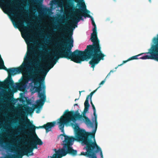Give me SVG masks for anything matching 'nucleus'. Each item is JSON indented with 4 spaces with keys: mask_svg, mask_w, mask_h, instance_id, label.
<instances>
[{
    "mask_svg": "<svg viewBox=\"0 0 158 158\" xmlns=\"http://www.w3.org/2000/svg\"><path fill=\"white\" fill-rule=\"evenodd\" d=\"M10 6L12 7L10 9H7L6 11L13 17H18L19 19L23 20L21 16L18 14L17 12L14 10V9L16 8L12 6V3L7 0H0V7L2 8L3 11L5 14H7V13L5 11V8H7Z\"/></svg>",
    "mask_w": 158,
    "mask_h": 158,
    "instance_id": "6e6552de",
    "label": "nucleus"
},
{
    "mask_svg": "<svg viewBox=\"0 0 158 158\" xmlns=\"http://www.w3.org/2000/svg\"><path fill=\"white\" fill-rule=\"evenodd\" d=\"M35 48L34 45H30L27 46V56L24 59V60H28L30 59L29 56L31 55L35 54Z\"/></svg>",
    "mask_w": 158,
    "mask_h": 158,
    "instance_id": "f8f14e48",
    "label": "nucleus"
},
{
    "mask_svg": "<svg viewBox=\"0 0 158 158\" xmlns=\"http://www.w3.org/2000/svg\"><path fill=\"white\" fill-rule=\"evenodd\" d=\"M74 106H78V104H75L74 105Z\"/></svg>",
    "mask_w": 158,
    "mask_h": 158,
    "instance_id": "473e14b6",
    "label": "nucleus"
},
{
    "mask_svg": "<svg viewBox=\"0 0 158 158\" xmlns=\"http://www.w3.org/2000/svg\"><path fill=\"white\" fill-rule=\"evenodd\" d=\"M18 156L15 155H7L6 157H1L0 158H18Z\"/></svg>",
    "mask_w": 158,
    "mask_h": 158,
    "instance_id": "6ab92c4d",
    "label": "nucleus"
},
{
    "mask_svg": "<svg viewBox=\"0 0 158 158\" xmlns=\"http://www.w3.org/2000/svg\"><path fill=\"white\" fill-rule=\"evenodd\" d=\"M157 37H158V35H157Z\"/></svg>",
    "mask_w": 158,
    "mask_h": 158,
    "instance_id": "a19ab883",
    "label": "nucleus"
},
{
    "mask_svg": "<svg viewBox=\"0 0 158 158\" xmlns=\"http://www.w3.org/2000/svg\"><path fill=\"white\" fill-rule=\"evenodd\" d=\"M148 1L150 3L151 2V0H149Z\"/></svg>",
    "mask_w": 158,
    "mask_h": 158,
    "instance_id": "72a5a7b5",
    "label": "nucleus"
},
{
    "mask_svg": "<svg viewBox=\"0 0 158 158\" xmlns=\"http://www.w3.org/2000/svg\"><path fill=\"white\" fill-rule=\"evenodd\" d=\"M64 116L62 115L59 118L57 122L59 124V127L62 132H64V127L65 125H67L71 121L75 122L77 119H81L82 115H80L77 110L75 112L74 111H69L68 110L65 111Z\"/></svg>",
    "mask_w": 158,
    "mask_h": 158,
    "instance_id": "39448f33",
    "label": "nucleus"
},
{
    "mask_svg": "<svg viewBox=\"0 0 158 158\" xmlns=\"http://www.w3.org/2000/svg\"><path fill=\"white\" fill-rule=\"evenodd\" d=\"M155 45H152L151 48L149 49V52L147 53H149L151 55H145L140 57L139 59L145 60L147 59H153L158 61V37L156 38L154 37L153 39Z\"/></svg>",
    "mask_w": 158,
    "mask_h": 158,
    "instance_id": "0eeeda50",
    "label": "nucleus"
},
{
    "mask_svg": "<svg viewBox=\"0 0 158 158\" xmlns=\"http://www.w3.org/2000/svg\"><path fill=\"white\" fill-rule=\"evenodd\" d=\"M21 139H22V140H24V139H25V138H23H23H21Z\"/></svg>",
    "mask_w": 158,
    "mask_h": 158,
    "instance_id": "c85d7f7f",
    "label": "nucleus"
},
{
    "mask_svg": "<svg viewBox=\"0 0 158 158\" xmlns=\"http://www.w3.org/2000/svg\"><path fill=\"white\" fill-rule=\"evenodd\" d=\"M114 0V1H115V2H116V0Z\"/></svg>",
    "mask_w": 158,
    "mask_h": 158,
    "instance_id": "4c0bfd02",
    "label": "nucleus"
},
{
    "mask_svg": "<svg viewBox=\"0 0 158 158\" xmlns=\"http://www.w3.org/2000/svg\"><path fill=\"white\" fill-rule=\"evenodd\" d=\"M92 107L93 109V110L94 111V121L95 122V125H96V124L97 123V126H98V122L97 121V115L96 114V110L95 108V107L94 106V105H92ZM93 121L94 122V121L93 120Z\"/></svg>",
    "mask_w": 158,
    "mask_h": 158,
    "instance_id": "dca6fc26",
    "label": "nucleus"
},
{
    "mask_svg": "<svg viewBox=\"0 0 158 158\" xmlns=\"http://www.w3.org/2000/svg\"><path fill=\"white\" fill-rule=\"evenodd\" d=\"M85 92V91H84V90L81 91H79V95H80V96L81 95V92Z\"/></svg>",
    "mask_w": 158,
    "mask_h": 158,
    "instance_id": "bb28decb",
    "label": "nucleus"
},
{
    "mask_svg": "<svg viewBox=\"0 0 158 158\" xmlns=\"http://www.w3.org/2000/svg\"><path fill=\"white\" fill-rule=\"evenodd\" d=\"M25 28L26 29H28V27H25Z\"/></svg>",
    "mask_w": 158,
    "mask_h": 158,
    "instance_id": "f704fd0d",
    "label": "nucleus"
},
{
    "mask_svg": "<svg viewBox=\"0 0 158 158\" xmlns=\"http://www.w3.org/2000/svg\"><path fill=\"white\" fill-rule=\"evenodd\" d=\"M143 54V53H142L138 54L137 55L132 56L130 58H129L127 60H125V61H123V63L120 65H118V66H121V65H122L123 64L126 63L127 62L129 61H130V60H133L138 59V57L140 56L142 54Z\"/></svg>",
    "mask_w": 158,
    "mask_h": 158,
    "instance_id": "ddd939ff",
    "label": "nucleus"
},
{
    "mask_svg": "<svg viewBox=\"0 0 158 158\" xmlns=\"http://www.w3.org/2000/svg\"><path fill=\"white\" fill-rule=\"evenodd\" d=\"M71 125L73 127L75 132V140L81 141L83 145H85L86 146L84 148L86 150L89 149L90 147H94L92 146L94 142H93L92 139L94 138L95 140V134L96 132L97 127V123L95 125L94 129L93 130L92 132H88L85 131L83 129H81L77 124L71 123Z\"/></svg>",
    "mask_w": 158,
    "mask_h": 158,
    "instance_id": "7ed1b4c3",
    "label": "nucleus"
},
{
    "mask_svg": "<svg viewBox=\"0 0 158 158\" xmlns=\"http://www.w3.org/2000/svg\"><path fill=\"white\" fill-rule=\"evenodd\" d=\"M79 99V98H77V99H76L75 100V101H77V100H78Z\"/></svg>",
    "mask_w": 158,
    "mask_h": 158,
    "instance_id": "c756f323",
    "label": "nucleus"
},
{
    "mask_svg": "<svg viewBox=\"0 0 158 158\" xmlns=\"http://www.w3.org/2000/svg\"><path fill=\"white\" fill-rule=\"evenodd\" d=\"M94 147H90L85 152H82L80 156H84L89 158H103L101 149L97 145L95 141L92 145Z\"/></svg>",
    "mask_w": 158,
    "mask_h": 158,
    "instance_id": "423d86ee",
    "label": "nucleus"
},
{
    "mask_svg": "<svg viewBox=\"0 0 158 158\" xmlns=\"http://www.w3.org/2000/svg\"><path fill=\"white\" fill-rule=\"evenodd\" d=\"M83 10L79 9H76L75 12V15L73 18V23L77 27V23L80 20H84L82 16L84 17L91 18L92 25L94 26L92 31L93 32L91 35L90 40L93 42L92 45H87L86 48L84 51H79L77 49L73 52L71 51L73 47V40L72 38L73 35V31L70 32V30H67L65 28L62 30L65 32L64 34L62 35V37L67 42L68 44L67 48L63 47L62 51H55L51 55L48 57L46 62L48 64L44 67L46 71L42 70L41 73L44 76L42 78L44 80V77L50 69L52 68L56 63L59 58H65L77 63H80L82 61L88 59H91L89 63L91 65V67L93 68V70L95 66L98 64L101 60H103L105 55L102 53L101 47L100 44V41L98 39L97 27L94 21L93 18L89 14L84 12L83 15L81 14Z\"/></svg>",
    "mask_w": 158,
    "mask_h": 158,
    "instance_id": "f257e3e1",
    "label": "nucleus"
},
{
    "mask_svg": "<svg viewBox=\"0 0 158 158\" xmlns=\"http://www.w3.org/2000/svg\"><path fill=\"white\" fill-rule=\"evenodd\" d=\"M81 5H82V7L83 9L84 10H85L86 12H87L88 13H90V11L86 9V6L84 2H83L81 4Z\"/></svg>",
    "mask_w": 158,
    "mask_h": 158,
    "instance_id": "4be33fe9",
    "label": "nucleus"
},
{
    "mask_svg": "<svg viewBox=\"0 0 158 158\" xmlns=\"http://www.w3.org/2000/svg\"><path fill=\"white\" fill-rule=\"evenodd\" d=\"M13 25L15 27H16V28L18 27V24H16L15 23V22L14 21H13Z\"/></svg>",
    "mask_w": 158,
    "mask_h": 158,
    "instance_id": "393cba45",
    "label": "nucleus"
},
{
    "mask_svg": "<svg viewBox=\"0 0 158 158\" xmlns=\"http://www.w3.org/2000/svg\"><path fill=\"white\" fill-rule=\"evenodd\" d=\"M20 25L21 26V25H23V23H20Z\"/></svg>",
    "mask_w": 158,
    "mask_h": 158,
    "instance_id": "7c9ffc66",
    "label": "nucleus"
},
{
    "mask_svg": "<svg viewBox=\"0 0 158 158\" xmlns=\"http://www.w3.org/2000/svg\"><path fill=\"white\" fill-rule=\"evenodd\" d=\"M81 1H83V0H80Z\"/></svg>",
    "mask_w": 158,
    "mask_h": 158,
    "instance_id": "e433bc0d",
    "label": "nucleus"
},
{
    "mask_svg": "<svg viewBox=\"0 0 158 158\" xmlns=\"http://www.w3.org/2000/svg\"><path fill=\"white\" fill-rule=\"evenodd\" d=\"M73 1H74L76 2H79V0H72Z\"/></svg>",
    "mask_w": 158,
    "mask_h": 158,
    "instance_id": "a878e982",
    "label": "nucleus"
},
{
    "mask_svg": "<svg viewBox=\"0 0 158 158\" xmlns=\"http://www.w3.org/2000/svg\"><path fill=\"white\" fill-rule=\"evenodd\" d=\"M0 143L1 144H3V143H5L6 147L8 148L10 147V145L11 144L9 143H5L3 140L1 139H0Z\"/></svg>",
    "mask_w": 158,
    "mask_h": 158,
    "instance_id": "412c9836",
    "label": "nucleus"
},
{
    "mask_svg": "<svg viewBox=\"0 0 158 158\" xmlns=\"http://www.w3.org/2000/svg\"><path fill=\"white\" fill-rule=\"evenodd\" d=\"M21 122L23 124L22 126V129H26L30 130V131L25 132V133L29 137L27 139L28 140H32V142L30 143L32 146V148L37 149V145H41L43 143L41 140L38 138L35 133V128H44L46 130V132L48 133L51 130L52 128L55 126L56 122L53 121L52 122H48L42 126L38 127H35L30 122L29 119H28L27 116H24L23 118H21Z\"/></svg>",
    "mask_w": 158,
    "mask_h": 158,
    "instance_id": "f03ea898",
    "label": "nucleus"
},
{
    "mask_svg": "<svg viewBox=\"0 0 158 158\" xmlns=\"http://www.w3.org/2000/svg\"><path fill=\"white\" fill-rule=\"evenodd\" d=\"M38 96L40 99L37 100V105H34L33 107L34 108H37L39 107L42 106L46 100V96L44 92L43 93L40 94Z\"/></svg>",
    "mask_w": 158,
    "mask_h": 158,
    "instance_id": "9b49d317",
    "label": "nucleus"
},
{
    "mask_svg": "<svg viewBox=\"0 0 158 158\" xmlns=\"http://www.w3.org/2000/svg\"><path fill=\"white\" fill-rule=\"evenodd\" d=\"M53 150L55 151V153L52 156H50L51 158H61L63 156H66L67 154H69L73 156H75L77 154L71 149L69 151L68 150L67 148H63V147L62 148H60L58 150H57L56 149H54Z\"/></svg>",
    "mask_w": 158,
    "mask_h": 158,
    "instance_id": "1a4fd4ad",
    "label": "nucleus"
},
{
    "mask_svg": "<svg viewBox=\"0 0 158 158\" xmlns=\"http://www.w3.org/2000/svg\"><path fill=\"white\" fill-rule=\"evenodd\" d=\"M114 72V71H112V70H111L110 71V72L107 74V76L106 77L105 79L103 81H102L100 84H99V85H103L104 83L105 82V81H106V79L109 77V76L110 75V74L111 73H113Z\"/></svg>",
    "mask_w": 158,
    "mask_h": 158,
    "instance_id": "aec40b11",
    "label": "nucleus"
},
{
    "mask_svg": "<svg viewBox=\"0 0 158 158\" xmlns=\"http://www.w3.org/2000/svg\"><path fill=\"white\" fill-rule=\"evenodd\" d=\"M33 148H28L25 147L24 148H23L22 151L24 153V155H27L28 153H30L32 152Z\"/></svg>",
    "mask_w": 158,
    "mask_h": 158,
    "instance_id": "2eb2a0df",
    "label": "nucleus"
},
{
    "mask_svg": "<svg viewBox=\"0 0 158 158\" xmlns=\"http://www.w3.org/2000/svg\"><path fill=\"white\" fill-rule=\"evenodd\" d=\"M85 108L83 112V116H85V114L89 110V107L90 106L89 103H88V101L87 100L85 101L84 103Z\"/></svg>",
    "mask_w": 158,
    "mask_h": 158,
    "instance_id": "4468645a",
    "label": "nucleus"
},
{
    "mask_svg": "<svg viewBox=\"0 0 158 158\" xmlns=\"http://www.w3.org/2000/svg\"><path fill=\"white\" fill-rule=\"evenodd\" d=\"M83 118H84L85 119L86 124L89 125V126L91 127H94L93 123L91 122L90 120L87 117L85 116H84Z\"/></svg>",
    "mask_w": 158,
    "mask_h": 158,
    "instance_id": "f3484780",
    "label": "nucleus"
},
{
    "mask_svg": "<svg viewBox=\"0 0 158 158\" xmlns=\"http://www.w3.org/2000/svg\"><path fill=\"white\" fill-rule=\"evenodd\" d=\"M36 113H39V112L38 111V110H37V111H36Z\"/></svg>",
    "mask_w": 158,
    "mask_h": 158,
    "instance_id": "c9c22d12",
    "label": "nucleus"
},
{
    "mask_svg": "<svg viewBox=\"0 0 158 158\" xmlns=\"http://www.w3.org/2000/svg\"><path fill=\"white\" fill-rule=\"evenodd\" d=\"M37 70H35L34 72H32L31 74H30L28 77L24 78L23 80L18 86L19 90H22L24 89L26 84L28 82L29 80H31L32 81L31 83L34 84L35 86H33V88L35 89V92L38 93V96L40 94L42 93L40 92L42 87L41 85V80L40 78H38L39 76L37 74ZM44 91L45 92L44 90Z\"/></svg>",
    "mask_w": 158,
    "mask_h": 158,
    "instance_id": "20e7f679",
    "label": "nucleus"
},
{
    "mask_svg": "<svg viewBox=\"0 0 158 158\" xmlns=\"http://www.w3.org/2000/svg\"><path fill=\"white\" fill-rule=\"evenodd\" d=\"M60 135L64 137V140L62 141V144L63 146V148H67L68 150L69 151L71 149L77 153V151L73 149L72 147L75 139V138L73 136H68L64 134H61Z\"/></svg>",
    "mask_w": 158,
    "mask_h": 158,
    "instance_id": "9d476101",
    "label": "nucleus"
},
{
    "mask_svg": "<svg viewBox=\"0 0 158 158\" xmlns=\"http://www.w3.org/2000/svg\"><path fill=\"white\" fill-rule=\"evenodd\" d=\"M100 87V86H99L96 90H94V91L90 93V94L89 95H87V97H86V100H85V101H86L87 100L88 101V103H89V98H90V99H91V98H92V96L93 95L96 91L98 89V88H99Z\"/></svg>",
    "mask_w": 158,
    "mask_h": 158,
    "instance_id": "a211bd4d",
    "label": "nucleus"
},
{
    "mask_svg": "<svg viewBox=\"0 0 158 158\" xmlns=\"http://www.w3.org/2000/svg\"><path fill=\"white\" fill-rule=\"evenodd\" d=\"M22 156H21L20 157V158H22Z\"/></svg>",
    "mask_w": 158,
    "mask_h": 158,
    "instance_id": "58836bf2",
    "label": "nucleus"
},
{
    "mask_svg": "<svg viewBox=\"0 0 158 158\" xmlns=\"http://www.w3.org/2000/svg\"><path fill=\"white\" fill-rule=\"evenodd\" d=\"M90 104H91V106H92V105H94V104H93V102H92V100H91V99H90Z\"/></svg>",
    "mask_w": 158,
    "mask_h": 158,
    "instance_id": "cd10ccee",
    "label": "nucleus"
},
{
    "mask_svg": "<svg viewBox=\"0 0 158 158\" xmlns=\"http://www.w3.org/2000/svg\"><path fill=\"white\" fill-rule=\"evenodd\" d=\"M43 88L44 89L45 88V86L44 85L43 86Z\"/></svg>",
    "mask_w": 158,
    "mask_h": 158,
    "instance_id": "2f4dec72",
    "label": "nucleus"
},
{
    "mask_svg": "<svg viewBox=\"0 0 158 158\" xmlns=\"http://www.w3.org/2000/svg\"><path fill=\"white\" fill-rule=\"evenodd\" d=\"M34 109L32 107H29L28 109V111L30 113L32 112L33 111Z\"/></svg>",
    "mask_w": 158,
    "mask_h": 158,
    "instance_id": "b1692460",
    "label": "nucleus"
},
{
    "mask_svg": "<svg viewBox=\"0 0 158 158\" xmlns=\"http://www.w3.org/2000/svg\"><path fill=\"white\" fill-rule=\"evenodd\" d=\"M73 28H75V27H73Z\"/></svg>",
    "mask_w": 158,
    "mask_h": 158,
    "instance_id": "ea45409f",
    "label": "nucleus"
},
{
    "mask_svg": "<svg viewBox=\"0 0 158 158\" xmlns=\"http://www.w3.org/2000/svg\"><path fill=\"white\" fill-rule=\"evenodd\" d=\"M58 1L57 0H53L51 2L50 4L51 5H52L54 4L56 5L58 3Z\"/></svg>",
    "mask_w": 158,
    "mask_h": 158,
    "instance_id": "5701e85b",
    "label": "nucleus"
}]
</instances>
